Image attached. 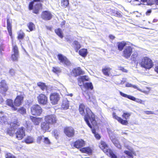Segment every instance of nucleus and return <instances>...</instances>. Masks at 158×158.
I'll list each match as a JSON object with an SVG mask.
<instances>
[{"mask_svg":"<svg viewBox=\"0 0 158 158\" xmlns=\"http://www.w3.org/2000/svg\"><path fill=\"white\" fill-rule=\"evenodd\" d=\"M110 139L115 146L117 147L118 148H121V145L117 139H113L112 137H110Z\"/></svg>","mask_w":158,"mask_h":158,"instance_id":"bb28decb","label":"nucleus"},{"mask_svg":"<svg viewBox=\"0 0 158 158\" xmlns=\"http://www.w3.org/2000/svg\"><path fill=\"white\" fill-rule=\"evenodd\" d=\"M126 45V43L124 41L118 43V48L119 51H122L123 47Z\"/></svg>","mask_w":158,"mask_h":158,"instance_id":"c85d7f7f","label":"nucleus"},{"mask_svg":"<svg viewBox=\"0 0 158 158\" xmlns=\"http://www.w3.org/2000/svg\"><path fill=\"white\" fill-rule=\"evenodd\" d=\"M73 144L74 147L79 148L85 146V142L83 140L81 139L76 141Z\"/></svg>","mask_w":158,"mask_h":158,"instance_id":"f3484780","label":"nucleus"},{"mask_svg":"<svg viewBox=\"0 0 158 158\" xmlns=\"http://www.w3.org/2000/svg\"><path fill=\"white\" fill-rule=\"evenodd\" d=\"M43 136H40L38 137L37 139V141L38 143H40L41 141L43 139Z\"/></svg>","mask_w":158,"mask_h":158,"instance_id":"5fc2aeb1","label":"nucleus"},{"mask_svg":"<svg viewBox=\"0 0 158 158\" xmlns=\"http://www.w3.org/2000/svg\"><path fill=\"white\" fill-rule=\"evenodd\" d=\"M42 112V109L38 105H34L31 108V114L34 115H40Z\"/></svg>","mask_w":158,"mask_h":158,"instance_id":"39448f33","label":"nucleus"},{"mask_svg":"<svg viewBox=\"0 0 158 158\" xmlns=\"http://www.w3.org/2000/svg\"><path fill=\"white\" fill-rule=\"evenodd\" d=\"M50 98L51 103L56 104L60 99L59 95L57 93H52L50 94Z\"/></svg>","mask_w":158,"mask_h":158,"instance_id":"1a4fd4ad","label":"nucleus"},{"mask_svg":"<svg viewBox=\"0 0 158 158\" xmlns=\"http://www.w3.org/2000/svg\"><path fill=\"white\" fill-rule=\"evenodd\" d=\"M89 78L88 76H80L78 78V85L81 86L84 84L83 82L85 81H88Z\"/></svg>","mask_w":158,"mask_h":158,"instance_id":"6ab92c4d","label":"nucleus"},{"mask_svg":"<svg viewBox=\"0 0 158 158\" xmlns=\"http://www.w3.org/2000/svg\"><path fill=\"white\" fill-rule=\"evenodd\" d=\"M41 17L44 20H49L52 17V15L50 12L45 11L42 12Z\"/></svg>","mask_w":158,"mask_h":158,"instance_id":"dca6fc26","label":"nucleus"},{"mask_svg":"<svg viewBox=\"0 0 158 158\" xmlns=\"http://www.w3.org/2000/svg\"><path fill=\"white\" fill-rule=\"evenodd\" d=\"M52 71L54 73H56V74H58L61 72L60 69L57 67H53Z\"/></svg>","mask_w":158,"mask_h":158,"instance_id":"c03bdc74","label":"nucleus"},{"mask_svg":"<svg viewBox=\"0 0 158 158\" xmlns=\"http://www.w3.org/2000/svg\"><path fill=\"white\" fill-rule=\"evenodd\" d=\"M111 69L109 67H105L102 69V72L106 76H109Z\"/></svg>","mask_w":158,"mask_h":158,"instance_id":"cd10ccee","label":"nucleus"},{"mask_svg":"<svg viewBox=\"0 0 158 158\" xmlns=\"http://www.w3.org/2000/svg\"><path fill=\"white\" fill-rule=\"evenodd\" d=\"M131 100L135 101L141 104H144V103H143L145 102L144 101H143L141 99H140L136 98L132 96Z\"/></svg>","mask_w":158,"mask_h":158,"instance_id":"e433bc0d","label":"nucleus"},{"mask_svg":"<svg viewBox=\"0 0 158 158\" xmlns=\"http://www.w3.org/2000/svg\"><path fill=\"white\" fill-rule=\"evenodd\" d=\"M34 139L33 137L31 136H27L25 139L24 141L27 144H30L34 142Z\"/></svg>","mask_w":158,"mask_h":158,"instance_id":"c756f323","label":"nucleus"},{"mask_svg":"<svg viewBox=\"0 0 158 158\" xmlns=\"http://www.w3.org/2000/svg\"><path fill=\"white\" fill-rule=\"evenodd\" d=\"M18 111L20 113L23 114H24L26 112V109L23 107H22L18 109Z\"/></svg>","mask_w":158,"mask_h":158,"instance_id":"de8ad7c7","label":"nucleus"},{"mask_svg":"<svg viewBox=\"0 0 158 158\" xmlns=\"http://www.w3.org/2000/svg\"><path fill=\"white\" fill-rule=\"evenodd\" d=\"M79 54L82 56L85 57L87 54V50L85 49H82L79 51Z\"/></svg>","mask_w":158,"mask_h":158,"instance_id":"72a5a7b5","label":"nucleus"},{"mask_svg":"<svg viewBox=\"0 0 158 158\" xmlns=\"http://www.w3.org/2000/svg\"><path fill=\"white\" fill-rule=\"evenodd\" d=\"M53 134L55 137L56 138V137L58 135V132L57 130H54L53 131Z\"/></svg>","mask_w":158,"mask_h":158,"instance_id":"4d7b16f0","label":"nucleus"},{"mask_svg":"<svg viewBox=\"0 0 158 158\" xmlns=\"http://www.w3.org/2000/svg\"><path fill=\"white\" fill-rule=\"evenodd\" d=\"M109 38H110V39H111V40H113V39H114L115 38V36H114V35H109Z\"/></svg>","mask_w":158,"mask_h":158,"instance_id":"0e129e2a","label":"nucleus"},{"mask_svg":"<svg viewBox=\"0 0 158 158\" xmlns=\"http://www.w3.org/2000/svg\"><path fill=\"white\" fill-rule=\"evenodd\" d=\"M80 151L82 152L88 154H91L92 152V150L89 147H85L82 148L80 149Z\"/></svg>","mask_w":158,"mask_h":158,"instance_id":"393cba45","label":"nucleus"},{"mask_svg":"<svg viewBox=\"0 0 158 158\" xmlns=\"http://www.w3.org/2000/svg\"><path fill=\"white\" fill-rule=\"evenodd\" d=\"M126 86L127 87H132L135 89H137L138 90H141V89L135 85H132L131 84L128 83H127L126 84Z\"/></svg>","mask_w":158,"mask_h":158,"instance_id":"79ce46f5","label":"nucleus"},{"mask_svg":"<svg viewBox=\"0 0 158 158\" xmlns=\"http://www.w3.org/2000/svg\"><path fill=\"white\" fill-rule=\"evenodd\" d=\"M34 3V2H31L30 3L29 6V9L30 10L33 9V7Z\"/></svg>","mask_w":158,"mask_h":158,"instance_id":"6e6d98bb","label":"nucleus"},{"mask_svg":"<svg viewBox=\"0 0 158 158\" xmlns=\"http://www.w3.org/2000/svg\"><path fill=\"white\" fill-rule=\"evenodd\" d=\"M125 146L127 148V149H129L130 151H124V152L126 155H128V156L127 157V158H133V156L132 154H134L135 152L134 151H133L132 149L129 146L126 145V143H124Z\"/></svg>","mask_w":158,"mask_h":158,"instance_id":"2eb2a0df","label":"nucleus"},{"mask_svg":"<svg viewBox=\"0 0 158 158\" xmlns=\"http://www.w3.org/2000/svg\"><path fill=\"white\" fill-rule=\"evenodd\" d=\"M13 53L11 55V59L13 61H17L19 57L18 48L16 45L13 46Z\"/></svg>","mask_w":158,"mask_h":158,"instance_id":"f8f14e48","label":"nucleus"},{"mask_svg":"<svg viewBox=\"0 0 158 158\" xmlns=\"http://www.w3.org/2000/svg\"><path fill=\"white\" fill-rule=\"evenodd\" d=\"M6 158H16L14 156L10 153H7L5 155Z\"/></svg>","mask_w":158,"mask_h":158,"instance_id":"3c124183","label":"nucleus"},{"mask_svg":"<svg viewBox=\"0 0 158 158\" xmlns=\"http://www.w3.org/2000/svg\"><path fill=\"white\" fill-rule=\"evenodd\" d=\"M9 73L12 76H13L15 74V70L13 69H11L10 70Z\"/></svg>","mask_w":158,"mask_h":158,"instance_id":"13d9d810","label":"nucleus"},{"mask_svg":"<svg viewBox=\"0 0 158 158\" xmlns=\"http://www.w3.org/2000/svg\"><path fill=\"white\" fill-rule=\"evenodd\" d=\"M74 47L76 52H77L78 50L81 48V46L79 43L77 41H74Z\"/></svg>","mask_w":158,"mask_h":158,"instance_id":"2f4dec72","label":"nucleus"},{"mask_svg":"<svg viewBox=\"0 0 158 158\" xmlns=\"http://www.w3.org/2000/svg\"><path fill=\"white\" fill-rule=\"evenodd\" d=\"M155 70L156 72L158 73V65L155 67Z\"/></svg>","mask_w":158,"mask_h":158,"instance_id":"774afa93","label":"nucleus"},{"mask_svg":"<svg viewBox=\"0 0 158 158\" xmlns=\"http://www.w3.org/2000/svg\"><path fill=\"white\" fill-rule=\"evenodd\" d=\"M117 118H118V121L122 124L124 125H127L128 124V122L127 120H123L120 117Z\"/></svg>","mask_w":158,"mask_h":158,"instance_id":"37998d69","label":"nucleus"},{"mask_svg":"<svg viewBox=\"0 0 158 158\" xmlns=\"http://www.w3.org/2000/svg\"><path fill=\"white\" fill-rule=\"evenodd\" d=\"M7 29L8 30L9 34L10 36L12 35V26L11 23V21L9 19H7Z\"/></svg>","mask_w":158,"mask_h":158,"instance_id":"b1692460","label":"nucleus"},{"mask_svg":"<svg viewBox=\"0 0 158 158\" xmlns=\"http://www.w3.org/2000/svg\"><path fill=\"white\" fill-rule=\"evenodd\" d=\"M64 132L65 135L68 137H72L74 136L75 131L71 127H67L64 129Z\"/></svg>","mask_w":158,"mask_h":158,"instance_id":"ddd939ff","label":"nucleus"},{"mask_svg":"<svg viewBox=\"0 0 158 158\" xmlns=\"http://www.w3.org/2000/svg\"><path fill=\"white\" fill-rule=\"evenodd\" d=\"M62 107L64 109H67L69 107V103L67 100H66L63 101Z\"/></svg>","mask_w":158,"mask_h":158,"instance_id":"f704fd0d","label":"nucleus"},{"mask_svg":"<svg viewBox=\"0 0 158 158\" xmlns=\"http://www.w3.org/2000/svg\"><path fill=\"white\" fill-rule=\"evenodd\" d=\"M45 120L46 122L50 125H52L56 123L57 118L55 115L51 114L45 116Z\"/></svg>","mask_w":158,"mask_h":158,"instance_id":"423d86ee","label":"nucleus"},{"mask_svg":"<svg viewBox=\"0 0 158 158\" xmlns=\"http://www.w3.org/2000/svg\"><path fill=\"white\" fill-rule=\"evenodd\" d=\"M58 58L60 61V63H62L66 66H69L70 64V61L66 57L63 56L61 54H58L57 56Z\"/></svg>","mask_w":158,"mask_h":158,"instance_id":"6e6552de","label":"nucleus"},{"mask_svg":"<svg viewBox=\"0 0 158 158\" xmlns=\"http://www.w3.org/2000/svg\"><path fill=\"white\" fill-rule=\"evenodd\" d=\"M132 52V49L130 46H126L123 52V56L126 58H129Z\"/></svg>","mask_w":158,"mask_h":158,"instance_id":"9b49d317","label":"nucleus"},{"mask_svg":"<svg viewBox=\"0 0 158 158\" xmlns=\"http://www.w3.org/2000/svg\"><path fill=\"white\" fill-rule=\"evenodd\" d=\"M69 4V0H61V5L64 7H67Z\"/></svg>","mask_w":158,"mask_h":158,"instance_id":"4c0bfd02","label":"nucleus"},{"mask_svg":"<svg viewBox=\"0 0 158 158\" xmlns=\"http://www.w3.org/2000/svg\"><path fill=\"white\" fill-rule=\"evenodd\" d=\"M95 137L98 139H99L100 138V135L98 134H96L95 135Z\"/></svg>","mask_w":158,"mask_h":158,"instance_id":"680f3d73","label":"nucleus"},{"mask_svg":"<svg viewBox=\"0 0 158 158\" xmlns=\"http://www.w3.org/2000/svg\"><path fill=\"white\" fill-rule=\"evenodd\" d=\"M23 96L22 95H18L15 100V105L17 106H19L21 104L23 101Z\"/></svg>","mask_w":158,"mask_h":158,"instance_id":"a211bd4d","label":"nucleus"},{"mask_svg":"<svg viewBox=\"0 0 158 158\" xmlns=\"http://www.w3.org/2000/svg\"><path fill=\"white\" fill-rule=\"evenodd\" d=\"M20 123L17 119H14L10 124V127L7 130V133L10 135H12L15 133V130L19 126Z\"/></svg>","mask_w":158,"mask_h":158,"instance_id":"20e7f679","label":"nucleus"},{"mask_svg":"<svg viewBox=\"0 0 158 158\" xmlns=\"http://www.w3.org/2000/svg\"><path fill=\"white\" fill-rule=\"evenodd\" d=\"M139 91H140L141 92H142L144 93L145 94H148L149 93L147 91H144V90L143 91L141 89V90H139Z\"/></svg>","mask_w":158,"mask_h":158,"instance_id":"338daca9","label":"nucleus"},{"mask_svg":"<svg viewBox=\"0 0 158 158\" xmlns=\"http://www.w3.org/2000/svg\"><path fill=\"white\" fill-rule=\"evenodd\" d=\"M85 106L83 104H81L79 106V110L80 114L82 115H85V120L86 123L91 128L92 127L89 121L91 122L93 126L96 125V122L95 120V116L90 110L89 108H86L85 112Z\"/></svg>","mask_w":158,"mask_h":158,"instance_id":"f257e3e1","label":"nucleus"},{"mask_svg":"<svg viewBox=\"0 0 158 158\" xmlns=\"http://www.w3.org/2000/svg\"><path fill=\"white\" fill-rule=\"evenodd\" d=\"M0 83V92L4 95L6 92L8 90V86L5 80H2Z\"/></svg>","mask_w":158,"mask_h":158,"instance_id":"4468645a","label":"nucleus"},{"mask_svg":"<svg viewBox=\"0 0 158 158\" xmlns=\"http://www.w3.org/2000/svg\"><path fill=\"white\" fill-rule=\"evenodd\" d=\"M44 142L46 144L50 145L51 144V142L47 137L44 138Z\"/></svg>","mask_w":158,"mask_h":158,"instance_id":"09e8293b","label":"nucleus"},{"mask_svg":"<svg viewBox=\"0 0 158 158\" xmlns=\"http://www.w3.org/2000/svg\"><path fill=\"white\" fill-rule=\"evenodd\" d=\"M119 93H120V95L121 96H123V97H124L125 98H127L129 99H131V98L132 97L131 96L128 95L127 94H124V93H122V92H121V91Z\"/></svg>","mask_w":158,"mask_h":158,"instance_id":"49530a36","label":"nucleus"},{"mask_svg":"<svg viewBox=\"0 0 158 158\" xmlns=\"http://www.w3.org/2000/svg\"><path fill=\"white\" fill-rule=\"evenodd\" d=\"M126 78H123L122 80L121 81V84H124L125 82H126Z\"/></svg>","mask_w":158,"mask_h":158,"instance_id":"e2e57ef3","label":"nucleus"},{"mask_svg":"<svg viewBox=\"0 0 158 158\" xmlns=\"http://www.w3.org/2000/svg\"><path fill=\"white\" fill-rule=\"evenodd\" d=\"M143 112L147 114H154L153 111H144Z\"/></svg>","mask_w":158,"mask_h":158,"instance_id":"864d4df0","label":"nucleus"},{"mask_svg":"<svg viewBox=\"0 0 158 158\" xmlns=\"http://www.w3.org/2000/svg\"><path fill=\"white\" fill-rule=\"evenodd\" d=\"M50 124L48 123L44 122L41 124V129L44 131H48L50 128Z\"/></svg>","mask_w":158,"mask_h":158,"instance_id":"4be33fe9","label":"nucleus"},{"mask_svg":"<svg viewBox=\"0 0 158 158\" xmlns=\"http://www.w3.org/2000/svg\"><path fill=\"white\" fill-rule=\"evenodd\" d=\"M139 64L141 67L146 69H150L153 66L152 60L147 57H143L139 62Z\"/></svg>","mask_w":158,"mask_h":158,"instance_id":"7ed1b4c3","label":"nucleus"},{"mask_svg":"<svg viewBox=\"0 0 158 158\" xmlns=\"http://www.w3.org/2000/svg\"><path fill=\"white\" fill-rule=\"evenodd\" d=\"M131 115V113H124L122 116L125 119H127L129 118Z\"/></svg>","mask_w":158,"mask_h":158,"instance_id":"a18cd8bd","label":"nucleus"},{"mask_svg":"<svg viewBox=\"0 0 158 158\" xmlns=\"http://www.w3.org/2000/svg\"><path fill=\"white\" fill-rule=\"evenodd\" d=\"M24 36V33L20 31L18 34V38L19 39H22L23 38Z\"/></svg>","mask_w":158,"mask_h":158,"instance_id":"8fccbe9b","label":"nucleus"},{"mask_svg":"<svg viewBox=\"0 0 158 158\" xmlns=\"http://www.w3.org/2000/svg\"><path fill=\"white\" fill-rule=\"evenodd\" d=\"M37 85L43 90H44L47 89V86L45 85V84L43 83L39 82L37 83Z\"/></svg>","mask_w":158,"mask_h":158,"instance_id":"473e14b6","label":"nucleus"},{"mask_svg":"<svg viewBox=\"0 0 158 158\" xmlns=\"http://www.w3.org/2000/svg\"><path fill=\"white\" fill-rule=\"evenodd\" d=\"M113 116L114 118L117 119V120H118V118H119V117H118L116 115V114L115 113H113Z\"/></svg>","mask_w":158,"mask_h":158,"instance_id":"052dcab7","label":"nucleus"},{"mask_svg":"<svg viewBox=\"0 0 158 158\" xmlns=\"http://www.w3.org/2000/svg\"><path fill=\"white\" fill-rule=\"evenodd\" d=\"M119 69L124 72L127 73V70L123 67H120Z\"/></svg>","mask_w":158,"mask_h":158,"instance_id":"bf43d9fd","label":"nucleus"},{"mask_svg":"<svg viewBox=\"0 0 158 158\" xmlns=\"http://www.w3.org/2000/svg\"><path fill=\"white\" fill-rule=\"evenodd\" d=\"M6 104L8 106L11 107L13 110H17V108L14 106L13 101L12 100H7L6 101Z\"/></svg>","mask_w":158,"mask_h":158,"instance_id":"a878e982","label":"nucleus"},{"mask_svg":"<svg viewBox=\"0 0 158 158\" xmlns=\"http://www.w3.org/2000/svg\"><path fill=\"white\" fill-rule=\"evenodd\" d=\"M30 118L35 125H38L40 122L41 119L40 118H36L32 116H30Z\"/></svg>","mask_w":158,"mask_h":158,"instance_id":"5701e85b","label":"nucleus"},{"mask_svg":"<svg viewBox=\"0 0 158 158\" xmlns=\"http://www.w3.org/2000/svg\"><path fill=\"white\" fill-rule=\"evenodd\" d=\"M39 103L43 105L46 104L48 102V98L45 95L43 94H39L37 97Z\"/></svg>","mask_w":158,"mask_h":158,"instance_id":"9d476101","label":"nucleus"},{"mask_svg":"<svg viewBox=\"0 0 158 158\" xmlns=\"http://www.w3.org/2000/svg\"><path fill=\"white\" fill-rule=\"evenodd\" d=\"M42 5L40 3L36 4L33 8V12L35 14H38L39 13V10L41 9Z\"/></svg>","mask_w":158,"mask_h":158,"instance_id":"412c9836","label":"nucleus"},{"mask_svg":"<svg viewBox=\"0 0 158 158\" xmlns=\"http://www.w3.org/2000/svg\"><path fill=\"white\" fill-rule=\"evenodd\" d=\"M151 12V10H149L146 12V14L147 15H149Z\"/></svg>","mask_w":158,"mask_h":158,"instance_id":"69168bd1","label":"nucleus"},{"mask_svg":"<svg viewBox=\"0 0 158 158\" xmlns=\"http://www.w3.org/2000/svg\"><path fill=\"white\" fill-rule=\"evenodd\" d=\"M85 97L88 101L90 102H93L95 100V97L94 96H92L91 94L88 92L87 93Z\"/></svg>","mask_w":158,"mask_h":158,"instance_id":"7c9ffc66","label":"nucleus"},{"mask_svg":"<svg viewBox=\"0 0 158 158\" xmlns=\"http://www.w3.org/2000/svg\"><path fill=\"white\" fill-rule=\"evenodd\" d=\"M7 123V118L6 117L2 116L0 117V123L3 124Z\"/></svg>","mask_w":158,"mask_h":158,"instance_id":"a19ab883","label":"nucleus"},{"mask_svg":"<svg viewBox=\"0 0 158 158\" xmlns=\"http://www.w3.org/2000/svg\"><path fill=\"white\" fill-rule=\"evenodd\" d=\"M16 138L19 140L22 139L25 135V129L23 127L18 129L15 133Z\"/></svg>","mask_w":158,"mask_h":158,"instance_id":"0eeeda50","label":"nucleus"},{"mask_svg":"<svg viewBox=\"0 0 158 158\" xmlns=\"http://www.w3.org/2000/svg\"><path fill=\"white\" fill-rule=\"evenodd\" d=\"M27 26L30 30V31H32L35 29V26L34 24L32 23H29L27 24Z\"/></svg>","mask_w":158,"mask_h":158,"instance_id":"ea45409f","label":"nucleus"},{"mask_svg":"<svg viewBox=\"0 0 158 158\" xmlns=\"http://www.w3.org/2000/svg\"><path fill=\"white\" fill-rule=\"evenodd\" d=\"M84 87L85 88L87 89V90L89 89H92L93 87L91 83H86L83 84Z\"/></svg>","mask_w":158,"mask_h":158,"instance_id":"c9c22d12","label":"nucleus"},{"mask_svg":"<svg viewBox=\"0 0 158 158\" xmlns=\"http://www.w3.org/2000/svg\"><path fill=\"white\" fill-rule=\"evenodd\" d=\"M99 146L100 148L106 154L109 155L111 158H116V155L113 153L112 151L109 149L107 145L103 141L100 143Z\"/></svg>","mask_w":158,"mask_h":158,"instance_id":"f03ea898","label":"nucleus"},{"mask_svg":"<svg viewBox=\"0 0 158 158\" xmlns=\"http://www.w3.org/2000/svg\"><path fill=\"white\" fill-rule=\"evenodd\" d=\"M137 56L138 53L136 52H134L131 56L132 57H133V58L134 59H133V60H135V58L137 57Z\"/></svg>","mask_w":158,"mask_h":158,"instance_id":"603ef678","label":"nucleus"},{"mask_svg":"<svg viewBox=\"0 0 158 158\" xmlns=\"http://www.w3.org/2000/svg\"><path fill=\"white\" fill-rule=\"evenodd\" d=\"M55 32L60 38H62L63 37L61 30L60 28L55 30Z\"/></svg>","mask_w":158,"mask_h":158,"instance_id":"58836bf2","label":"nucleus"},{"mask_svg":"<svg viewBox=\"0 0 158 158\" xmlns=\"http://www.w3.org/2000/svg\"><path fill=\"white\" fill-rule=\"evenodd\" d=\"M73 73L75 77L81 74H83L84 72L83 71L80 67L74 69L73 70Z\"/></svg>","mask_w":158,"mask_h":158,"instance_id":"aec40b11","label":"nucleus"}]
</instances>
